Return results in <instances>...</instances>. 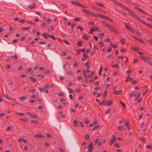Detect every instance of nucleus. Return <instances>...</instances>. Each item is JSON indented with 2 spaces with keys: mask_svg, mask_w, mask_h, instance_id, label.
I'll list each match as a JSON object with an SVG mask.
<instances>
[{
  "mask_svg": "<svg viewBox=\"0 0 152 152\" xmlns=\"http://www.w3.org/2000/svg\"><path fill=\"white\" fill-rule=\"evenodd\" d=\"M30 116L31 118H36V116L34 115L31 114Z\"/></svg>",
  "mask_w": 152,
  "mask_h": 152,
  "instance_id": "53",
  "label": "nucleus"
},
{
  "mask_svg": "<svg viewBox=\"0 0 152 152\" xmlns=\"http://www.w3.org/2000/svg\"><path fill=\"white\" fill-rule=\"evenodd\" d=\"M29 78L32 81L34 82H36V80L35 78L31 77H29Z\"/></svg>",
  "mask_w": 152,
  "mask_h": 152,
  "instance_id": "19",
  "label": "nucleus"
},
{
  "mask_svg": "<svg viewBox=\"0 0 152 152\" xmlns=\"http://www.w3.org/2000/svg\"><path fill=\"white\" fill-rule=\"evenodd\" d=\"M146 148L149 149H152V146L149 145H147L146 146Z\"/></svg>",
  "mask_w": 152,
  "mask_h": 152,
  "instance_id": "46",
  "label": "nucleus"
},
{
  "mask_svg": "<svg viewBox=\"0 0 152 152\" xmlns=\"http://www.w3.org/2000/svg\"><path fill=\"white\" fill-rule=\"evenodd\" d=\"M47 22L49 24H50L51 22V20L50 19H48L47 20Z\"/></svg>",
  "mask_w": 152,
  "mask_h": 152,
  "instance_id": "38",
  "label": "nucleus"
},
{
  "mask_svg": "<svg viewBox=\"0 0 152 152\" xmlns=\"http://www.w3.org/2000/svg\"><path fill=\"white\" fill-rule=\"evenodd\" d=\"M125 27L131 32L133 33H135L136 34H138V32L135 30V29H133L131 27L128 26L126 24H125Z\"/></svg>",
  "mask_w": 152,
  "mask_h": 152,
  "instance_id": "1",
  "label": "nucleus"
},
{
  "mask_svg": "<svg viewBox=\"0 0 152 152\" xmlns=\"http://www.w3.org/2000/svg\"><path fill=\"white\" fill-rule=\"evenodd\" d=\"M131 48L132 50H133L134 51H137L139 49L138 48H137L133 47H132Z\"/></svg>",
  "mask_w": 152,
  "mask_h": 152,
  "instance_id": "18",
  "label": "nucleus"
},
{
  "mask_svg": "<svg viewBox=\"0 0 152 152\" xmlns=\"http://www.w3.org/2000/svg\"><path fill=\"white\" fill-rule=\"evenodd\" d=\"M125 49L124 48H123L122 47L121 48V52L123 53V52H124L125 51Z\"/></svg>",
  "mask_w": 152,
  "mask_h": 152,
  "instance_id": "43",
  "label": "nucleus"
},
{
  "mask_svg": "<svg viewBox=\"0 0 152 152\" xmlns=\"http://www.w3.org/2000/svg\"><path fill=\"white\" fill-rule=\"evenodd\" d=\"M71 3L73 4L80 6L82 7H84V6L79 3L78 1L77 0H73V1H71Z\"/></svg>",
  "mask_w": 152,
  "mask_h": 152,
  "instance_id": "3",
  "label": "nucleus"
},
{
  "mask_svg": "<svg viewBox=\"0 0 152 152\" xmlns=\"http://www.w3.org/2000/svg\"><path fill=\"white\" fill-rule=\"evenodd\" d=\"M20 77V78H24L25 77V75L24 74H21Z\"/></svg>",
  "mask_w": 152,
  "mask_h": 152,
  "instance_id": "50",
  "label": "nucleus"
},
{
  "mask_svg": "<svg viewBox=\"0 0 152 152\" xmlns=\"http://www.w3.org/2000/svg\"><path fill=\"white\" fill-rule=\"evenodd\" d=\"M140 57L142 60H144L146 62H148L149 61V58H148L141 56H140Z\"/></svg>",
  "mask_w": 152,
  "mask_h": 152,
  "instance_id": "9",
  "label": "nucleus"
},
{
  "mask_svg": "<svg viewBox=\"0 0 152 152\" xmlns=\"http://www.w3.org/2000/svg\"><path fill=\"white\" fill-rule=\"evenodd\" d=\"M100 17L102 18L105 19H107V20H110L109 18H108L107 17H106V16H105L104 15H101Z\"/></svg>",
  "mask_w": 152,
  "mask_h": 152,
  "instance_id": "14",
  "label": "nucleus"
},
{
  "mask_svg": "<svg viewBox=\"0 0 152 152\" xmlns=\"http://www.w3.org/2000/svg\"><path fill=\"white\" fill-rule=\"evenodd\" d=\"M36 4L35 3H33L28 5V7L29 8L32 9L35 8L36 7Z\"/></svg>",
  "mask_w": 152,
  "mask_h": 152,
  "instance_id": "5",
  "label": "nucleus"
},
{
  "mask_svg": "<svg viewBox=\"0 0 152 152\" xmlns=\"http://www.w3.org/2000/svg\"><path fill=\"white\" fill-rule=\"evenodd\" d=\"M22 29L23 30H28L29 29V27H23L22 28Z\"/></svg>",
  "mask_w": 152,
  "mask_h": 152,
  "instance_id": "56",
  "label": "nucleus"
},
{
  "mask_svg": "<svg viewBox=\"0 0 152 152\" xmlns=\"http://www.w3.org/2000/svg\"><path fill=\"white\" fill-rule=\"evenodd\" d=\"M89 62H86L85 63V65L86 66V68L87 69H89L90 68V66H89L88 65Z\"/></svg>",
  "mask_w": 152,
  "mask_h": 152,
  "instance_id": "23",
  "label": "nucleus"
},
{
  "mask_svg": "<svg viewBox=\"0 0 152 152\" xmlns=\"http://www.w3.org/2000/svg\"><path fill=\"white\" fill-rule=\"evenodd\" d=\"M99 125H97V126H96L94 127L92 129V131H93L97 129H98L99 128Z\"/></svg>",
  "mask_w": 152,
  "mask_h": 152,
  "instance_id": "25",
  "label": "nucleus"
},
{
  "mask_svg": "<svg viewBox=\"0 0 152 152\" xmlns=\"http://www.w3.org/2000/svg\"><path fill=\"white\" fill-rule=\"evenodd\" d=\"M137 61V59H134L133 60V63L134 64L136 63Z\"/></svg>",
  "mask_w": 152,
  "mask_h": 152,
  "instance_id": "63",
  "label": "nucleus"
},
{
  "mask_svg": "<svg viewBox=\"0 0 152 152\" xmlns=\"http://www.w3.org/2000/svg\"><path fill=\"white\" fill-rule=\"evenodd\" d=\"M68 90L69 91V93H73V91L70 88H68Z\"/></svg>",
  "mask_w": 152,
  "mask_h": 152,
  "instance_id": "44",
  "label": "nucleus"
},
{
  "mask_svg": "<svg viewBox=\"0 0 152 152\" xmlns=\"http://www.w3.org/2000/svg\"><path fill=\"white\" fill-rule=\"evenodd\" d=\"M124 124L126 126H127L129 124V123L128 121H125Z\"/></svg>",
  "mask_w": 152,
  "mask_h": 152,
  "instance_id": "57",
  "label": "nucleus"
},
{
  "mask_svg": "<svg viewBox=\"0 0 152 152\" xmlns=\"http://www.w3.org/2000/svg\"><path fill=\"white\" fill-rule=\"evenodd\" d=\"M99 36L101 38L103 37L104 36V34L103 33H100L98 34Z\"/></svg>",
  "mask_w": 152,
  "mask_h": 152,
  "instance_id": "26",
  "label": "nucleus"
},
{
  "mask_svg": "<svg viewBox=\"0 0 152 152\" xmlns=\"http://www.w3.org/2000/svg\"><path fill=\"white\" fill-rule=\"evenodd\" d=\"M5 114L4 113H0V117H1L4 116L5 115Z\"/></svg>",
  "mask_w": 152,
  "mask_h": 152,
  "instance_id": "59",
  "label": "nucleus"
},
{
  "mask_svg": "<svg viewBox=\"0 0 152 152\" xmlns=\"http://www.w3.org/2000/svg\"><path fill=\"white\" fill-rule=\"evenodd\" d=\"M77 45L78 46H81L82 45V42L81 41H79L77 42Z\"/></svg>",
  "mask_w": 152,
  "mask_h": 152,
  "instance_id": "22",
  "label": "nucleus"
},
{
  "mask_svg": "<svg viewBox=\"0 0 152 152\" xmlns=\"http://www.w3.org/2000/svg\"><path fill=\"white\" fill-rule=\"evenodd\" d=\"M99 27H92L90 29V31H97L99 29Z\"/></svg>",
  "mask_w": 152,
  "mask_h": 152,
  "instance_id": "7",
  "label": "nucleus"
},
{
  "mask_svg": "<svg viewBox=\"0 0 152 152\" xmlns=\"http://www.w3.org/2000/svg\"><path fill=\"white\" fill-rule=\"evenodd\" d=\"M126 10L128 11V14L131 15H134L133 12L131 11L130 10L126 8Z\"/></svg>",
  "mask_w": 152,
  "mask_h": 152,
  "instance_id": "12",
  "label": "nucleus"
},
{
  "mask_svg": "<svg viewBox=\"0 0 152 152\" xmlns=\"http://www.w3.org/2000/svg\"><path fill=\"white\" fill-rule=\"evenodd\" d=\"M105 25L108 28L110 29V30L113 28L110 25H109L107 24H105Z\"/></svg>",
  "mask_w": 152,
  "mask_h": 152,
  "instance_id": "15",
  "label": "nucleus"
},
{
  "mask_svg": "<svg viewBox=\"0 0 152 152\" xmlns=\"http://www.w3.org/2000/svg\"><path fill=\"white\" fill-rule=\"evenodd\" d=\"M83 74L85 76V77H86V80L87 79H88V77H87V75L85 73V71L84 70H83Z\"/></svg>",
  "mask_w": 152,
  "mask_h": 152,
  "instance_id": "32",
  "label": "nucleus"
},
{
  "mask_svg": "<svg viewBox=\"0 0 152 152\" xmlns=\"http://www.w3.org/2000/svg\"><path fill=\"white\" fill-rule=\"evenodd\" d=\"M112 67H113V68L114 67H116L118 68H119V65L117 64H116L115 65H112Z\"/></svg>",
  "mask_w": 152,
  "mask_h": 152,
  "instance_id": "31",
  "label": "nucleus"
},
{
  "mask_svg": "<svg viewBox=\"0 0 152 152\" xmlns=\"http://www.w3.org/2000/svg\"><path fill=\"white\" fill-rule=\"evenodd\" d=\"M116 139L115 138V136L114 134H113L112 135V137L111 138L109 144L110 145H111L115 141Z\"/></svg>",
  "mask_w": 152,
  "mask_h": 152,
  "instance_id": "2",
  "label": "nucleus"
},
{
  "mask_svg": "<svg viewBox=\"0 0 152 152\" xmlns=\"http://www.w3.org/2000/svg\"><path fill=\"white\" fill-rule=\"evenodd\" d=\"M111 50L112 48L110 47H109L107 50V51L108 53H109Z\"/></svg>",
  "mask_w": 152,
  "mask_h": 152,
  "instance_id": "48",
  "label": "nucleus"
},
{
  "mask_svg": "<svg viewBox=\"0 0 152 152\" xmlns=\"http://www.w3.org/2000/svg\"><path fill=\"white\" fill-rule=\"evenodd\" d=\"M79 29L80 31H82L83 30V28L80 26H79L77 28V29Z\"/></svg>",
  "mask_w": 152,
  "mask_h": 152,
  "instance_id": "42",
  "label": "nucleus"
},
{
  "mask_svg": "<svg viewBox=\"0 0 152 152\" xmlns=\"http://www.w3.org/2000/svg\"><path fill=\"white\" fill-rule=\"evenodd\" d=\"M122 90H120L118 92L115 89H113V92L114 94L116 95H119L122 93Z\"/></svg>",
  "mask_w": 152,
  "mask_h": 152,
  "instance_id": "4",
  "label": "nucleus"
},
{
  "mask_svg": "<svg viewBox=\"0 0 152 152\" xmlns=\"http://www.w3.org/2000/svg\"><path fill=\"white\" fill-rule=\"evenodd\" d=\"M125 39H121L120 41L121 43H122L123 44L124 43V42L125 41Z\"/></svg>",
  "mask_w": 152,
  "mask_h": 152,
  "instance_id": "55",
  "label": "nucleus"
},
{
  "mask_svg": "<svg viewBox=\"0 0 152 152\" xmlns=\"http://www.w3.org/2000/svg\"><path fill=\"white\" fill-rule=\"evenodd\" d=\"M111 110V109L110 108H109L106 111L105 113L106 114H108L109 113L110 111Z\"/></svg>",
  "mask_w": 152,
  "mask_h": 152,
  "instance_id": "47",
  "label": "nucleus"
},
{
  "mask_svg": "<svg viewBox=\"0 0 152 152\" xmlns=\"http://www.w3.org/2000/svg\"><path fill=\"white\" fill-rule=\"evenodd\" d=\"M61 54L63 56H65L66 54V53L64 51L62 52L61 53Z\"/></svg>",
  "mask_w": 152,
  "mask_h": 152,
  "instance_id": "64",
  "label": "nucleus"
},
{
  "mask_svg": "<svg viewBox=\"0 0 152 152\" xmlns=\"http://www.w3.org/2000/svg\"><path fill=\"white\" fill-rule=\"evenodd\" d=\"M92 143H90L88 146V152H91L92 150Z\"/></svg>",
  "mask_w": 152,
  "mask_h": 152,
  "instance_id": "11",
  "label": "nucleus"
},
{
  "mask_svg": "<svg viewBox=\"0 0 152 152\" xmlns=\"http://www.w3.org/2000/svg\"><path fill=\"white\" fill-rule=\"evenodd\" d=\"M111 30L115 33L118 34H119V32L118 31L113 28H112Z\"/></svg>",
  "mask_w": 152,
  "mask_h": 152,
  "instance_id": "13",
  "label": "nucleus"
},
{
  "mask_svg": "<svg viewBox=\"0 0 152 152\" xmlns=\"http://www.w3.org/2000/svg\"><path fill=\"white\" fill-rule=\"evenodd\" d=\"M114 146L117 148H119V145L117 143H115L114 144Z\"/></svg>",
  "mask_w": 152,
  "mask_h": 152,
  "instance_id": "37",
  "label": "nucleus"
},
{
  "mask_svg": "<svg viewBox=\"0 0 152 152\" xmlns=\"http://www.w3.org/2000/svg\"><path fill=\"white\" fill-rule=\"evenodd\" d=\"M49 35L46 33H44L43 34V37L46 39L48 38V37L49 36Z\"/></svg>",
  "mask_w": 152,
  "mask_h": 152,
  "instance_id": "16",
  "label": "nucleus"
},
{
  "mask_svg": "<svg viewBox=\"0 0 152 152\" xmlns=\"http://www.w3.org/2000/svg\"><path fill=\"white\" fill-rule=\"evenodd\" d=\"M84 122H85V123L86 124H88L89 122V121H88V118L86 117L85 119V120H84Z\"/></svg>",
  "mask_w": 152,
  "mask_h": 152,
  "instance_id": "21",
  "label": "nucleus"
},
{
  "mask_svg": "<svg viewBox=\"0 0 152 152\" xmlns=\"http://www.w3.org/2000/svg\"><path fill=\"white\" fill-rule=\"evenodd\" d=\"M20 120L24 122H27V120L26 119L20 118Z\"/></svg>",
  "mask_w": 152,
  "mask_h": 152,
  "instance_id": "36",
  "label": "nucleus"
},
{
  "mask_svg": "<svg viewBox=\"0 0 152 152\" xmlns=\"http://www.w3.org/2000/svg\"><path fill=\"white\" fill-rule=\"evenodd\" d=\"M113 101L112 100H110L107 102H106V104H104L105 106H109L112 104Z\"/></svg>",
  "mask_w": 152,
  "mask_h": 152,
  "instance_id": "10",
  "label": "nucleus"
},
{
  "mask_svg": "<svg viewBox=\"0 0 152 152\" xmlns=\"http://www.w3.org/2000/svg\"><path fill=\"white\" fill-rule=\"evenodd\" d=\"M3 96L4 97H5V98H6L7 99H9V100H11L10 98H8L7 97V95H6L5 94H3Z\"/></svg>",
  "mask_w": 152,
  "mask_h": 152,
  "instance_id": "35",
  "label": "nucleus"
},
{
  "mask_svg": "<svg viewBox=\"0 0 152 152\" xmlns=\"http://www.w3.org/2000/svg\"><path fill=\"white\" fill-rule=\"evenodd\" d=\"M102 102L103 104H104H104H106V100L105 99H103L102 101Z\"/></svg>",
  "mask_w": 152,
  "mask_h": 152,
  "instance_id": "52",
  "label": "nucleus"
},
{
  "mask_svg": "<svg viewBox=\"0 0 152 152\" xmlns=\"http://www.w3.org/2000/svg\"><path fill=\"white\" fill-rule=\"evenodd\" d=\"M134 94L133 92H131L129 95V97L131 98L134 96Z\"/></svg>",
  "mask_w": 152,
  "mask_h": 152,
  "instance_id": "34",
  "label": "nucleus"
},
{
  "mask_svg": "<svg viewBox=\"0 0 152 152\" xmlns=\"http://www.w3.org/2000/svg\"><path fill=\"white\" fill-rule=\"evenodd\" d=\"M98 138H96L95 140V142H94V143H95V145H96L97 144V142H98Z\"/></svg>",
  "mask_w": 152,
  "mask_h": 152,
  "instance_id": "61",
  "label": "nucleus"
},
{
  "mask_svg": "<svg viewBox=\"0 0 152 152\" xmlns=\"http://www.w3.org/2000/svg\"><path fill=\"white\" fill-rule=\"evenodd\" d=\"M17 114L19 115H24V114L22 113H17Z\"/></svg>",
  "mask_w": 152,
  "mask_h": 152,
  "instance_id": "54",
  "label": "nucleus"
},
{
  "mask_svg": "<svg viewBox=\"0 0 152 152\" xmlns=\"http://www.w3.org/2000/svg\"><path fill=\"white\" fill-rule=\"evenodd\" d=\"M98 43L99 45L101 48L103 47V45L102 42H98Z\"/></svg>",
  "mask_w": 152,
  "mask_h": 152,
  "instance_id": "30",
  "label": "nucleus"
},
{
  "mask_svg": "<svg viewBox=\"0 0 152 152\" xmlns=\"http://www.w3.org/2000/svg\"><path fill=\"white\" fill-rule=\"evenodd\" d=\"M137 53L140 55H143L144 54V53L142 52L138 51Z\"/></svg>",
  "mask_w": 152,
  "mask_h": 152,
  "instance_id": "51",
  "label": "nucleus"
},
{
  "mask_svg": "<svg viewBox=\"0 0 152 152\" xmlns=\"http://www.w3.org/2000/svg\"><path fill=\"white\" fill-rule=\"evenodd\" d=\"M141 21L144 24H145V25H147V26H148L149 27L152 28V26H151V25L146 23L144 21Z\"/></svg>",
  "mask_w": 152,
  "mask_h": 152,
  "instance_id": "28",
  "label": "nucleus"
},
{
  "mask_svg": "<svg viewBox=\"0 0 152 152\" xmlns=\"http://www.w3.org/2000/svg\"><path fill=\"white\" fill-rule=\"evenodd\" d=\"M73 20L75 21L78 22L81 19L77 17L76 18H74Z\"/></svg>",
  "mask_w": 152,
  "mask_h": 152,
  "instance_id": "20",
  "label": "nucleus"
},
{
  "mask_svg": "<svg viewBox=\"0 0 152 152\" xmlns=\"http://www.w3.org/2000/svg\"><path fill=\"white\" fill-rule=\"evenodd\" d=\"M82 11L87 15H91V12L82 9Z\"/></svg>",
  "mask_w": 152,
  "mask_h": 152,
  "instance_id": "6",
  "label": "nucleus"
},
{
  "mask_svg": "<svg viewBox=\"0 0 152 152\" xmlns=\"http://www.w3.org/2000/svg\"><path fill=\"white\" fill-rule=\"evenodd\" d=\"M41 26L42 27H44L45 26V23H42L41 24Z\"/></svg>",
  "mask_w": 152,
  "mask_h": 152,
  "instance_id": "62",
  "label": "nucleus"
},
{
  "mask_svg": "<svg viewBox=\"0 0 152 152\" xmlns=\"http://www.w3.org/2000/svg\"><path fill=\"white\" fill-rule=\"evenodd\" d=\"M13 83L12 82L10 81L8 83V85L9 86H12V85H13Z\"/></svg>",
  "mask_w": 152,
  "mask_h": 152,
  "instance_id": "40",
  "label": "nucleus"
},
{
  "mask_svg": "<svg viewBox=\"0 0 152 152\" xmlns=\"http://www.w3.org/2000/svg\"><path fill=\"white\" fill-rule=\"evenodd\" d=\"M141 92H140L138 94V95H137V98L135 99V101H136L137 99L141 95Z\"/></svg>",
  "mask_w": 152,
  "mask_h": 152,
  "instance_id": "29",
  "label": "nucleus"
},
{
  "mask_svg": "<svg viewBox=\"0 0 152 152\" xmlns=\"http://www.w3.org/2000/svg\"><path fill=\"white\" fill-rule=\"evenodd\" d=\"M89 137L88 135H86L85 136V138L86 140H88L89 139Z\"/></svg>",
  "mask_w": 152,
  "mask_h": 152,
  "instance_id": "58",
  "label": "nucleus"
},
{
  "mask_svg": "<svg viewBox=\"0 0 152 152\" xmlns=\"http://www.w3.org/2000/svg\"><path fill=\"white\" fill-rule=\"evenodd\" d=\"M26 98L25 96H23L22 97H20L19 98V99L20 100H25L26 99Z\"/></svg>",
  "mask_w": 152,
  "mask_h": 152,
  "instance_id": "24",
  "label": "nucleus"
},
{
  "mask_svg": "<svg viewBox=\"0 0 152 152\" xmlns=\"http://www.w3.org/2000/svg\"><path fill=\"white\" fill-rule=\"evenodd\" d=\"M49 85L47 84L45 85H44V87L45 88H49Z\"/></svg>",
  "mask_w": 152,
  "mask_h": 152,
  "instance_id": "49",
  "label": "nucleus"
},
{
  "mask_svg": "<svg viewBox=\"0 0 152 152\" xmlns=\"http://www.w3.org/2000/svg\"><path fill=\"white\" fill-rule=\"evenodd\" d=\"M110 46L111 47L113 48H115L117 47V46L115 45H112V44H111Z\"/></svg>",
  "mask_w": 152,
  "mask_h": 152,
  "instance_id": "45",
  "label": "nucleus"
},
{
  "mask_svg": "<svg viewBox=\"0 0 152 152\" xmlns=\"http://www.w3.org/2000/svg\"><path fill=\"white\" fill-rule=\"evenodd\" d=\"M83 39H86V40H88V38L86 35H83Z\"/></svg>",
  "mask_w": 152,
  "mask_h": 152,
  "instance_id": "27",
  "label": "nucleus"
},
{
  "mask_svg": "<svg viewBox=\"0 0 152 152\" xmlns=\"http://www.w3.org/2000/svg\"><path fill=\"white\" fill-rule=\"evenodd\" d=\"M117 129L119 130H122L123 129V127L122 126H119L118 127Z\"/></svg>",
  "mask_w": 152,
  "mask_h": 152,
  "instance_id": "39",
  "label": "nucleus"
},
{
  "mask_svg": "<svg viewBox=\"0 0 152 152\" xmlns=\"http://www.w3.org/2000/svg\"><path fill=\"white\" fill-rule=\"evenodd\" d=\"M38 89L41 92H43V91H44L45 90H46L45 89V88L44 87L39 88Z\"/></svg>",
  "mask_w": 152,
  "mask_h": 152,
  "instance_id": "17",
  "label": "nucleus"
},
{
  "mask_svg": "<svg viewBox=\"0 0 152 152\" xmlns=\"http://www.w3.org/2000/svg\"><path fill=\"white\" fill-rule=\"evenodd\" d=\"M102 70V66H101L100 68V70L99 73V75H100L101 74V72Z\"/></svg>",
  "mask_w": 152,
  "mask_h": 152,
  "instance_id": "33",
  "label": "nucleus"
},
{
  "mask_svg": "<svg viewBox=\"0 0 152 152\" xmlns=\"http://www.w3.org/2000/svg\"><path fill=\"white\" fill-rule=\"evenodd\" d=\"M35 138H44V137L43 135L41 133H39L38 134H36L35 136Z\"/></svg>",
  "mask_w": 152,
  "mask_h": 152,
  "instance_id": "8",
  "label": "nucleus"
},
{
  "mask_svg": "<svg viewBox=\"0 0 152 152\" xmlns=\"http://www.w3.org/2000/svg\"><path fill=\"white\" fill-rule=\"evenodd\" d=\"M93 49L95 51H96V50H98V49L97 47L96 46H94V45L93 46Z\"/></svg>",
  "mask_w": 152,
  "mask_h": 152,
  "instance_id": "41",
  "label": "nucleus"
},
{
  "mask_svg": "<svg viewBox=\"0 0 152 152\" xmlns=\"http://www.w3.org/2000/svg\"><path fill=\"white\" fill-rule=\"evenodd\" d=\"M129 76H128L125 80V82H127L129 80Z\"/></svg>",
  "mask_w": 152,
  "mask_h": 152,
  "instance_id": "60",
  "label": "nucleus"
}]
</instances>
